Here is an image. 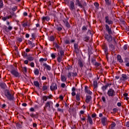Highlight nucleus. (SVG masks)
<instances>
[{
  "mask_svg": "<svg viewBox=\"0 0 129 129\" xmlns=\"http://www.w3.org/2000/svg\"><path fill=\"white\" fill-rule=\"evenodd\" d=\"M5 95L9 101H14L15 100V96L13 92L9 90H5Z\"/></svg>",
  "mask_w": 129,
  "mask_h": 129,
  "instance_id": "f257e3e1",
  "label": "nucleus"
},
{
  "mask_svg": "<svg viewBox=\"0 0 129 129\" xmlns=\"http://www.w3.org/2000/svg\"><path fill=\"white\" fill-rule=\"evenodd\" d=\"M105 39L109 42V49L111 52V53H113V44H112L111 43H112V37H111V35L110 34L109 35H106L105 37Z\"/></svg>",
  "mask_w": 129,
  "mask_h": 129,
  "instance_id": "f03ea898",
  "label": "nucleus"
},
{
  "mask_svg": "<svg viewBox=\"0 0 129 129\" xmlns=\"http://www.w3.org/2000/svg\"><path fill=\"white\" fill-rule=\"evenodd\" d=\"M10 72L11 74H12V75H14V76H15V77H21V74L19 73L18 71H16V70H15V68H13Z\"/></svg>",
  "mask_w": 129,
  "mask_h": 129,
  "instance_id": "7ed1b4c3",
  "label": "nucleus"
},
{
  "mask_svg": "<svg viewBox=\"0 0 129 129\" xmlns=\"http://www.w3.org/2000/svg\"><path fill=\"white\" fill-rule=\"evenodd\" d=\"M53 106V102H52V101H48L45 103L44 108L45 110H46V109H50V108H51V106Z\"/></svg>",
  "mask_w": 129,
  "mask_h": 129,
  "instance_id": "20e7f679",
  "label": "nucleus"
},
{
  "mask_svg": "<svg viewBox=\"0 0 129 129\" xmlns=\"http://www.w3.org/2000/svg\"><path fill=\"white\" fill-rule=\"evenodd\" d=\"M21 24L23 28H27V27H30L31 26H32L31 22H28V21H22L21 22Z\"/></svg>",
  "mask_w": 129,
  "mask_h": 129,
  "instance_id": "39448f33",
  "label": "nucleus"
},
{
  "mask_svg": "<svg viewBox=\"0 0 129 129\" xmlns=\"http://www.w3.org/2000/svg\"><path fill=\"white\" fill-rule=\"evenodd\" d=\"M68 78H71V77H75V76H77V73H73L71 72H69L67 75Z\"/></svg>",
  "mask_w": 129,
  "mask_h": 129,
  "instance_id": "423d86ee",
  "label": "nucleus"
},
{
  "mask_svg": "<svg viewBox=\"0 0 129 129\" xmlns=\"http://www.w3.org/2000/svg\"><path fill=\"white\" fill-rule=\"evenodd\" d=\"M4 30L7 33H9L13 30V26L9 25L8 27V26H4Z\"/></svg>",
  "mask_w": 129,
  "mask_h": 129,
  "instance_id": "0eeeda50",
  "label": "nucleus"
},
{
  "mask_svg": "<svg viewBox=\"0 0 129 129\" xmlns=\"http://www.w3.org/2000/svg\"><path fill=\"white\" fill-rule=\"evenodd\" d=\"M57 84L55 83H52L50 87V89L51 90V91H53L54 90H57Z\"/></svg>",
  "mask_w": 129,
  "mask_h": 129,
  "instance_id": "6e6552de",
  "label": "nucleus"
},
{
  "mask_svg": "<svg viewBox=\"0 0 129 129\" xmlns=\"http://www.w3.org/2000/svg\"><path fill=\"white\" fill-rule=\"evenodd\" d=\"M69 8L71 11H74V10H75V6L74 5V2L73 1L70 2Z\"/></svg>",
  "mask_w": 129,
  "mask_h": 129,
  "instance_id": "1a4fd4ad",
  "label": "nucleus"
},
{
  "mask_svg": "<svg viewBox=\"0 0 129 129\" xmlns=\"http://www.w3.org/2000/svg\"><path fill=\"white\" fill-rule=\"evenodd\" d=\"M107 94L108 96L112 97L113 96V89L111 88L109 89L107 91Z\"/></svg>",
  "mask_w": 129,
  "mask_h": 129,
  "instance_id": "9d476101",
  "label": "nucleus"
},
{
  "mask_svg": "<svg viewBox=\"0 0 129 129\" xmlns=\"http://www.w3.org/2000/svg\"><path fill=\"white\" fill-rule=\"evenodd\" d=\"M27 59L28 61H34L35 57L33 56V54H28L27 56Z\"/></svg>",
  "mask_w": 129,
  "mask_h": 129,
  "instance_id": "9b49d317",
  "label": "nucleus"
},
{
  "mask_svg": "<svg viewBox=\"0 0 129 129\" xmlns=\"http://www.w3.org/2000/svg\"><path fill=\"white\" fill-rule=\"evenodd\" d=\"M43 66L44 67L45 69H46L48 71H51V67L46 63H43Z\"/></svg>",
  "mask_w": 129,
  "mask_h": 129,
  "instance_id": "f8f14e48",
  "label": "nucleus"
},
{
  "mask_svg": "<svg viewBox=\"0 0 129 129\" xmlns=\"http://www.w3.org/2000/svg\"><path fill=\"white\" fill-rule=\"evenodd\" d=\"M41 20L43 23L46 21V22H49L50 21V17L49 16H43L42 18H41Z\"/></svg>",
  "mask_w": 129,
  "mask_h": 129,
  "instance_id": "ddd939ff",
  "label": "nucleus"
},
{
  "mask_svg": "<svg viewBox=\"0 0 129 129\" xmlns=\"http://www.w3.org/2000/svg\"><path fill=\"white\" fill-rule=\"evenodd\" d=\"M85 92L86 93H87V94H89L90 95H91L92 94V92L90 91V90H88V86H86L85 87Z\"/></svg>",
  "mask_w": 129,
  "mask_h": 129,
  "instance_id": "4468645a",
  "label": "nucleus"
},
{
  "mask_svg": "<svg viewBox=\"0 0 129 129\" xmlns=\"http://www.w3.org/2000/svg\"><path fill=\"white\" fill-rule=\"evenodd\" d=\"M48 88H49V85H48V84L47 83H44L42 87L43 91H45V90H47Z\"/></svg>",
  "mask_w": 129,
  "mask_h": 129,
  "instance_id": "2eb2a0df",
  "label": "nucleus"
},
{
  "mask_svg": "<svg viewBox=\"0 0 129 129\" xmlns=\"http://www.w3.org/2000/svg\"><path fill=\"white\" fill-rule=\"evenodd\" d=\"M128 77L125 74H122L121 77L120 78V80H122V81H124V80H127Z\"/></svg>",
  "mask_w": 129,
  "mask_h": 129,
  "instance_id": "dca6fc26",
  "label": "nucleus"
},
{
  "mask_svg": "<svg viewBox=\"0 0 129 129\" xmlns=\"http://www.w3.org/2000/svg\"><path fill=\"white\" fill-rule=\"evenodd\" d=\"M92 98V97H91V96H89V95L86 96V100H85V102H86V103H89Z\"/></svg>",
  "mask_w": 129,
  "mask_h": 129,
  "instance_id": "f3484780",
  "label": "nucleus"
},
{
  "mask_svg": "<svg viewBox=\"0 0 129 129\" xmlns=\"http://www.w3.org/2000/svg\"><path fill=\"white\" fill-rule=\"evenodd\" d=\"M110 85H111V84L107 83L105 86H103L102 87V88H101L102 90H103V91H105L106 90V89H107V88L109 86H110Z\"/></svg>",
  "mask_w": 129,
  "mask_h": 129,
  "instance_id": "a211bd4d",
  "label": "nucleus"
},
{
  "mask_svg": "<svg viewBox=\"0 0 129 129\" xmlns=\"http://www.w3.org/2000/svg\"><path fill=\"white\" fill-rule=\"evenodd\" d=\"M101 122L103 125H106V122H107V119L105 117H103L101 119Z\"/></svg>",
  "mask_w": 129,
  "mask_h": 129,
  "instance_id": "6ab92c4d",
  "label": "nucleus"
},
{
  "mask_svg": "<svg viewBox=\"0 0 129 129\" xmlns=\"http://www.w3.org/2000/svg\"><path fill=\"white\" fill-rule=\"evenodd\" d=\"M105 28L106 31L108 32L109 35H111V30L109 28V26L107 25V24L105 25Z\"/></svg>",
  "mask_w": 129,
  "mask_h": 129,
  "instance_id": "aec40b11",
  "label": "nucleus"
},
{
  "mask_svg": "<svg viewBox=\"0 0 129 129\" xmlns=\"http://www.w3.org/2000/svg\"><path fill=\"white\" fill-rule=\"evenodd\" d=\"M105 22L107 23V24H108V25H110L111 24H112V21H109V18L108 16H106L105 18Z\"/></svg>",
  "mask_w": 129,
  "mask_h": 129,
  "instance_id": "412c9836",
  "label": "nucleus"
},
{
  "mask_svg": "<svg viewBox=\"0 0 129 129\" xmlns=\"http://www.w3.org/2000/svg\"><path fill=\"white\" fill-rule=\"evenodd\" d=\"M74 48L76 53H79V48H78V44L77 43L74 44Z\"/></svg>",
  "mask_w": 129,
  "mask_h": 129,
  "instance_id": "4be33fe9",
  "label": "nucleus"
},
{
  "mask_svg": "<svg viewBox=\"0 0 129 129\" xmlns=\"http://www.w3.org/2000/svg\"><path fill=\"white\" fill-rule=\"evenodd\" d=\"M63 22L64 23L66 27H67V28H68L69 29V28H70L71 26H70V24H69V22H68V21L67 20H63Z\"/></svg>",
  "mask_w": 129,
  "mask_h": 129,
  "instance_id": "5701e85b",
  "label": "nucleus"
},
{
  "mask_svg": "<svg viewBox=\"0 0 129 129\" xmlns=\"http://www.w3.org/2000/svg\"><path fill=\"white\" fill-rule=\"evenodd\" d=\"M76 6H78L79 7H80V8H83V6L82 5V4H81L79 0H76Z\"/></svg>",
  "mask_w": 129,
  "mask_h": 129,
  "instance_id": "b1692460",
  "label": "nucleus"
},
{
  "mask_svg": "<svg viewBox=\"0 0 129 129\" xmlns=\"http://www.w3.org/2000/svg\"><path fill=\"white\" fill-rule=\"evenodd\" d=\"M118 127L119 126V121L115 120L113 122V126Z\"/></svg>",
  "mask_w": 129,
  "mask_h": 129,
  "instance_id": "393cba45",
  "label": "nucleus"
},
{
  "mask_svg": "<svg viewBox=\"0 0 129 129\" xmlns=\"http://www.w3.org/2000/svg\"><path fill=\"white\" fill-rule=\"evenodd\" d=\"M88 121L89 122L90 124H93V121H92V118L90 116H88Z\"/></svg>",
  "mask_w": 129,
  "mask_h": 129,
  "instance_id": "a878e982",
  "label": "nucleus"
},
{
  "mask_svg": "<svg viewBox=\"0 0 129 129\" xmlns=\"http://www.w3.org/2000/svg\"><path fill=\"white\" fill-rule=\"evenodd\" d=\"M58 56L57 58V62L60 63L62 61V59H63V56L60 55V54L58 53Z\"/></svg>",
  "mask_w": 129,
  "mask_h": 129,
  "instance_id": "bb28decb",
  "label": "nucleus"
},
{
  "mask_svg": "<svg viewBox=\"0 0 129 129\" xmlns=\"http://www.w3.org/2000/svg\"><path fill=\"white\" fill-rule=\"evenodd\" d=\"M60 79L62 82H66V80H67V78L64 75H61Z\"/></svg>",
  "mask_w": 129,
  "mask_h": 129,
  "instance_id": "cd10ccee",
  "label": "nucleus"
},
{
  "mask_svg": "<svg viewBox=\"0 0 129 129\" xmlns=\"http://www.w3.org/2000/svg\"><path fill=\"white\" fill-rule=\"evenodd\" d=\"M27 114H29L30 116H31V117H32V118H34V117H35V118H37V115L34 114L33 113H31L30 114L29 112H27Z\"/></svg>",
  "mask_w": 129,
  "mask_h": 129,
  "instance_id": "c85d7f7f",
  "label": "nucleus"
},
{
  "mask_svg": "<svg viewBox=\"0 0 129 129\" xmlns=\"http://www.w3.org/2000/svg\"><path fill=\"white\" fill-rule=\"evenodd\" d=\"M28 44L29 45H30V47L31 49H33V48H34V47H35V43L32 42V41H28Z\"/></svg>",
  "mask_w": 129,
  "mask_h": 129,
  "instance_id": "c756f323",
  "label": "nucleus"
},
{
  "mask_svg": "<svg viewBox=\"0 0 129 129\" xmlns=\"http://www.w3.org/2000/svg\"><path fill=\"white\" fill-rule=\"evenodd\" d=\"M0 86L3 89H6V88H7V85L5 83L0 84Z\"/></svg>",
  "mask_w": 129,
  "mask_h": 129,
  "instance_id": "7c9ffc66",
  "label": "nucleus"
},
{
  "mask_svg": "<svg viewBox=\"0 0 129 129\" xmlns=\"http://www.w3.org/2000/svg\"><path fill=\"white\" fill-rule=\"evenodd\" d=\"M117 59L120 63H122L123 62V60H122V59H121V56L119 55L117 56Z\"/></svg>",
  "mask_w": 129,
  "mask_h": 129,
  "instance_id": "2f4dec72",
  "label": "nucleus"
},
{
  "mask_svg": "<svg viewBox=\"0 0 129 129\" xmlns=\"http://www.w3.org/2000/svg\"><path fill=\"white\" fill-rule=\"evenodd\" d=\"M76 100H77V101H80L81 98H80V93H77L76 94Z\"/></svg>",
  "mask_w": 129,
  "mask_h": 129,
  "instance_id": "473e14b6",
  "label": "nucleus"
},
{
  "mask_svg": "<svg viewBox=\"0 0 129 129\" xmlns=\"http://www.w3.org/2000/svg\"><path fill=\"white\" fill-rule=\"evenodd\" d=\"M31 39H32V40H36V37H37L36 33H31Z\"/></svg>",
  "mask_w": 129,
  "mask_h": 129,
  "instance_id": "72a5a7b5",
  "label": "nucleus"
},
{
  "mask_svg": "<svg viewBox=\"0 0 129 129\" xmlns=\"http://www.w3.org/2000/svg\"><path fill=\"white\" fill-rule=\"evenodd\" d=\"M78 65L81 68H82V67H83V62H82V61H81V60H79Z\"/></svg>",
  "mask_w": 129,
  "mask_h": 129,
  "instance_id": "f704fd0d",
  "label": "nucleus"
},
{
  "mask_svg": "<svg viewBox=\"0 0 129 129\" xmlns=\"http://www.w3.org/2000/svg\"><path fill=\"white\" fill-rule=\"evenodd\" d=\"M113 41L115 42V47H116L117 48V47H118L117 46V45H118V43H117L118 39H116V38L114 37Z\"/></svg>",
  "mask_w": 129,
  "mask_h": 129,
  "instance_id": "c9c22d12",
  "label": "nucleus"
},
{
  "mask_svg": "<svg viewBox=\"0 0 129 129\" xmlns=\"http://www.w3.org/2000/svg\"><path fill=\"white\" fill-rule=\"evenodd\" d=\"M90 39V37H89V36H86L83 38V40L85 42H88V41H89Z\"/></svg>",
  "mask_w": 129,
  "mask_h": 129,
  "instance_id": "e433bc0d",
  "label": "nucleus"
},
{
  "mask_svg": "<svg viewBox=\"0 0 129 129\" xmlns=\"http://www.w3.org/2000/svg\"><path fill=\"white\" fill-rule=\"evenodd\" d=\"M33 83H34V85H35L36 87H40V84L39 83V82L34 81Z\"/></svg>",
  "mask_w": 129,
  "mask_h": 129,
  "instance_id": "4c0bfd02",
  "label": "nucleus"
},
{
  "mask_svg": "<svg viewBox=\"0 0 129 129\" xmlns=\"http://www.w3.org/2000/svg\"><path fill=\"white\" fill-rule=\"evenodd\" d=\"M39 73H40V71H39V69H36L35 70H34V74L35 75H39Z\"/></svg>",
  "mask_w": 129,
  "mask_h": 129,
  "instance_id": "58836bf2",
  "label": "nucleus"
},
{
  "mask_svg": "<svg viewBox=\"0 0 129 129\" xmlns=\"http://www.w3.org/2000/svg\"><path fill=\"white\" fill-rule=\"evenodd\" d=\"M93 86L94 88H97V81L96 80L93 81Z\"/></svg>",
  "mask_w": 129,
  "mask_h": 129,
  "instance_id": "ea45409f",
  "label": "nucleus"
},
{
  "mask_svg": "<svg viewBox=\"0 0 129 129\" xmlns=\"http://www.w3.org/2000/svg\"><path fill=\"white\" fill-rule=\"evenodd\" d=\"M41 98L43 101H46L48 100L47 96H43Z\"/></svg>",
  "mask_w": 129,
  "mask_h": 129,
  "instance_id": "a19ab883",
  "label": "nucleus"
},
{
  "mask_svg": "<svg viewBox=\"0 0 129 129\" xmlns=\"http://www.w3.org/2000/svg\"><path fill=\"white\" fill-rule=\"evenodd\" d=\"M47 60H48V59L47 58H40L39 59V62H40V63H41V62L46 61Z\"/></svg>",
  "mask_w": 129,
  "mask_h": 129,
  "instance_id": "79ce46f5",
  "label": "nucleus"
},
{
  "mask_svg": "<svg viewBox=\"0 0 129 129\" xmlns=\"http://www.w3.org/2000/svg\"><path fill=\"white\" fill-rule=\"evenodd\" d=\"M4 7V2L3 0H0V9H3Z\"/></svg>",
  "mask_w": 129,
  "mask_h": 129,
  "instance_id": "37998d69",
  "label": "nucleus"
},
{
  "mask_svg": "<svg viewBox=\"0 0 129 129\" xmlns=\"http://www.w3.org/2000/svg\"><path fill=\"white\" fill-rule=\"evenodd\" d=\"M49 40L53 42V41L55 40V37L53 35L51 36L49 38Z\"/></svg>",
  "mask_w": 129,
  "mask_h": 129,
  "instance_id": "c03bdc74",
  "label": "nucleus"
},
{
  "mask_svg": "<svg viewBox=\"0 0 129 129\" xmlns=\"http://www.w3.org/2000/svg\"><path fill=\"white\" fill-rule=\"evenodd\" d=\"M66 69H67V70H68L69 71L70 70H72V66L69 65V66H67Z\"/></svg>",
  "mask_w": 129,
  "mask_h": 129,
  "instance_id": "a18cd8bd",
  "label": "nucleus"
},
{
  "mask_svg": "<svg viewBox=\"0 0 129 129\" xmlns=\"http://www.w3.org/2000/svg\"><path fill=\"white\" fill-rule=\"evenodd\" d=\"M59 53H60L59 56H61L62 57L63 56H64V51L63 50H60L59 51Z\"/></svg>",
  "mask_w": 129,
  "mask_h": 129,
  "instance_id": "49530a36",
  "label": "nucleus"
},
{
  "mask_svg": "<svg viewBox=\"0 0 129 129\" xmlns=\"http://www.w3.org/2000/svg\"><path fill=\"white\" fill-rule=\"evenodd\" d=\"M51 57L52 59H55L56 58V53H51Z\"/></svg>",
  "mask_w": 129,
  "mask_h": 129,
  "instance_id": "de8ad7c7",
  "label": "nucleus"
},
{
  "mask_svg": "<svg viewBox=\"0 0 129 129\" xmlns=\"http://www.w3.org/2000/svg\"><path fill=\"white\" fill-rule=\"evenodd\" d=\"M94 5L96 7V9H98V7H99V4L98 3H95Z\"/></svg>",
  "mask_w": 129,
  "mask_h": 129,
  "instance_id": "09e8293b",
  "label": "nucleus"
},
{
  "mask_svg": "<svg viewBox=\"0 0 129 129\" xmlns=\"http://www.w3.org/2000/svg\"><path fill=\"white\" fill-rule=\"evenodd\" d=\"M11 16H12V18H14V19L17 18V15H16V14H15V13H12L11 14Z\"/></svg>",
  "mask_w": 129,
  "mask_h": 129,
  "instance_id": "8fccbe9b",
  "label": "nucleus"
},
{
  "mask_svg": "<svg viewBox=\"0 0 129 129\" xmlns=\"http://www.w3.org/2000/svg\"><path fill=\"white\" fill-rule=\"evenodd\" d=\"M17 9H18V7H17L16 6H15L12 8V10L13 12H16Z\"/></svg>",
  "mask_w": 129,
  "mask_h": 129,
  "instance_id": "3c124183",
  "label": "nucleus"
},
{
  "mask_svg": "<svg viewBox=\"0 0 129 129\" xmlns=\"http://www.w3.org/2000/svg\"><path fill=\"white\" fill-rule=\"evenodd\" d=\"M82 31H87V28L85 26H83L82 28Z\"/></svg>",
  "mask_w": 129,
  "mask_h": 129,
  "instance_id": "603ef678",
  "label": "nucleus"
},
{
  "mask_svg": "<svg viewBox=\"0 0 129 129\" xmlns=\"http://www.w3.org/2000/svg\"><path fill=\"white\" fill-rule=\"evenodd\" d=\"M105 2L108 6H109L110 5V2H109V0H105Z\"/></svg>",
  "mask_w": 129,
  "mask_h": 129,
  "instance_id": "864d4df0",
  "label": "nucleus"
},
{
  "mask_svg": "<svg viewBox=\"0 0 129 129\" xmlns=\"http://www.w3.org/2000/svg\"><path fill=\"white\" fill-rule=\"evenodd\" d=\"M114 100L115 101V103H116V102L118 100V97H115L114 98Z\"/></svg>",
  "mask_w": 129,
  "mask_h": 129,
  "instance_id": "5fc2aeb1",
  "label": "nucleus"
},
{
  "mask_svg": "<svg viewBox=\"0 0 129 129\" xmlns=\"http://www.w3.org/2000/svg\"><path fill=\"white\" fill-rule=\"evenodd\" d=\"M94 65H95V66H100V63L97 62H95L94 63Z\"/></svg>",
  "mask_w": 129,
  "mask_h": 129,
  "instance_id": "6e6d98bb",
  "label": "nucleus"
},
{
  "mask_svg": "<svg viewBox=\"0 0 129 129\" xmlns=\"http://www.w3.org/2000/svg\"><path fill=\"white\" fill-rule=\"evenodd\" d=\"M30 66L31 67H32V68H34V67H35V63L33 62H31L30 63Z\"/></svg>",
  "mask_w": 129,
  "mask_h": 129,
  "instance_id": "4d7b16f0",
  "label": "nucleus"
},
{
  "mask_svg": "<svg viewBox=\"0 0 129 129\" xmlns=\"http://www.w3.org/2000/svg\"><path fill=\"white\" fill-rule=\"evenodd\" d=\"M47 97V99H52L53 96L52 95H49V96H46Z\"/></svg>",
  "mask_w": 129,
  "mask_h": 129,
  "instance_id": "13d9d810",
  "label": "nucleus"
},
{
  "mask_svg": "<svg viewBox=\"0 0 129 129\" xmlns=\"http://www.w3.org/2000/svg\"><path fill=\"white\" fill-rule=\"evenodd\" d=\"M29 110L31 112H33L35 111V108H33V107H31V108H30Z\"/></svg>",
  "mask_w": 129,
  "mask_h": 129,
  "instance_id": "bf43d9fd",
  "label": "nucleus"
},
{
  "mask_svg": "<svg viewBox=\"0 0 129 129\" xmlns=\"http://www.w3.org/2000/svg\"><path fill=\"white\" fill-rule=\"evenodd\" d=\"M42 80H47V77L45 76H42L41 78Z\"/></svg>",
  "mask_w": 129,
  "mask_h": 129,
  "instance_id": "052dcab7",
  "label": "nucleus"
},
{
  "mask_svg": "<svg viewBox=\"0 0 129 129\" xmlns=\"http://www.w3.org/2000/svg\"><path fill=\"white\" fill-rule=\"evenodd\" d=\"M65 44H70V41L69 40H66L64 41Z\"/></svg>",
  "mask_w": 129,
  "mask_h": 129,
  "instance_id": "680f3d73",
  "label": "nucleus"
},
{
  "mask_svg": "<svg viewBox=\"0 0 129 129\" xmlns=\"http://www.w3.org/2000/svg\"><path fill=\"white\" fill-rule=\"evenodd\" d=\"M57 30L58 31V32H60V31H62V28L58 27L57 28Z\"/></svg>",
  "mask_w": 129,
  "mask_h": 129,
  "instance_id": "e2e57ef3",
  "label": "nucleus"
},
{
  "mask_svg": "<svg viewBox=\"0 0 129 129\" xmlns=\"http://www.w3.org/2000/svg\"><path fill=\"white\" fill-rule=\"evenodd\" d=\"M123 49L125 50H126L127 49V45H126V44L124 45L123 46Z\"/></svg>",
  "mask_w": 129,
  "mask_h": 129,
  "instance_id": "0e129e2a",
  "label": "nucleus"
},
{
  "mask_svg": "<svg viewBox=\"0 0 129 129\" xmlns=\"http://www.w3.org/2000/svg\"><path fill=\"white\" fill-rule=\"evenodd\" d=\"M65 86H66V85H65L64 83H62L61 84V87L62 88H64L65 87Z\"/></svg>",
  "mask_w": 129,
  "mask_h": 129,
  "instance_id": "69168bd1",
  "label": "nucleus"
},
{
  "mask_svg": "<svg viewBox=\"0 0 129 129\" xmlns=\"http://www.w3.org/2000/svg\"><path fill=\"white\" fill-rule=\"evenodd\" d=\"M109 129H113V124H111L109 126Z\"/></svg>",
  "mask_w": 129,
  "mask_h": 129,
  "instance_id": "338daca9",
  "label": "nucleus"
},
{
  "mask_svg": "<svg viewBox=\"0 0 129 129\" xmlns=\"http://www.w3.org/2000/svg\"><path fill=\"white\" fill-rule=\"evenodd\" d=\"M126 127H129V121L126 122Z\"/></svg>",
  "mask_w": 129,
  "mask_h": 129,
  "instance_id": "774afa93",
  "label": "nucleus"
}]
</instances>
